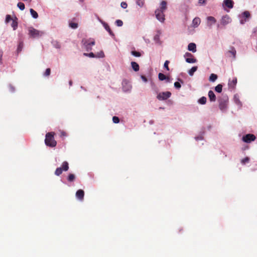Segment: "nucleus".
<instances>
[{
    "mask_svg": "<svg viewBox=\"0 0 257 257\" xmlns=\"http://www.w3.org/2000/svg\"><path fill=\"white\" fill-rule=\"evenodd\" d=\"M55 133L49 132L46 134L45 143L47 146L55 147L57 145V142L54 139Z\"/></svg>",
    "mask_w": 257,
    "mask_h": 257,
    "instance_id": "f257e3e1",
    "label": "nucleus"
},
{
    "mask_svg": "<svg viewBox=\"0 0 257 257\" xmlns=\"http://www.w3.org/2000/svg\"><path fill=\"white\" fill-rule=\"evenodd\" d=\"M81 43L82 44L83 48L88 52L92 50V46H94L95 44V40L91 38H89L88 39H83Z\"/></svg>",
    "mask_w": 257,
    "mask_h": 257,
    "instance_id": "f03ea898",
    "label": "nucleus"
},
{
    "mask_svg": "<svg viewBox=\"0 0 257 257\" xmlns=\"http://www.w3.org/2000/svg\"><path fill=\"white\" fill-rule=\"evenodd\" d=\"M219 107L222 111L225 110L227 107L228 98L227 96H223L218 99Z\"/></svg>",
    "mask_w": 257,
    "mask_h": 257,
    "instance_id": "7ed1b4c3",
    "label": "nucleus"
},
{
    "mask_svg": "<svg viewBox=\"0 0 257 257\" xmlns=\"http://www.w3.org/2000/svg\"><path fill=\"white\" fill-rule=\"evenodd\" d=\"M44 32L36 30L33 27H30L29 29V35L32 38H39L42 36Z\"/></svg>",
    "mask_w": 257,
    "mask_h": 257,
    "instance_id": "20e7f679",
    "label": "nucleus"
},
{
    "mask_svg": "<svg viewBox=\"0 0 257 257\" xmlns=\"http://www.w3.org/2000/svg\"><path fill=\"white\" fill-rule=\"evenodd\" d=\"M69 169V165L67 162L64 161L63 162L62 167L57 168L55 172V174L56 176H59L62 173L63 171H67Z\"/></svg>",
    "mask_w": 257,
    "mask_h": 257,
    "instance_id": "39448f33",
    "label": "nucleus"
},
{
    "mask_svg": "<svg viewBox=\"0 0 257 257\" xmlns=\"http://www.w3.org/2000/svg\"><path fill=\"white\" fill-rule=\"evenodd\" d=\"M156 93H157V98L160 101L167 100L171 97L172 94L170 91L158 93V91H156Z\"/></svg>",
    "mask_w": 257,
    "mask_h": 257,
    "instance_id": "423d86ee",
    "label": "nucleus"
},
{
    "mask_svg": "<svg viewBox=\"0 0 257 257\" xmlns=\"http://www.w3.org/2000/svg\"><path fill=\"white\" fill-rule=\"evenodd\" d=\"M255 139H256V137L254 135L251 134H247V135L244 136L242 137V140L245 143H250L252 141H254L255 140Z\"/></svg>",
    "mask_w": 257,
    "mask_h": 257,
    "instance_id": "0eeeda50",
    "label": "nucleus"
},
{
    "mask_svg": "<svg viewBox=\"0 0 257 257\" xmlns=\"http://www.w3.org/2000/svg\"><path fill=\"white\" fill-rule=\"evenodd\" d=\"M163 11L160 10H156L155 11V15L156 18L160 22H163L165 20V15Z\"/></svg>",
    "mask_w": 257,
    "mask_h": 257,
    "instance_id": "6e6552de",
    "label": "nucleus"
},
{
    "mask_svg": "<svg viewBox=\"0 0 257 257\" xmlns=\"http://www.w3.org/2000/svg\"><path fill=\"white\" fill-rule=\"evenodd\" d=\"M184 57L186 58V61L189 63H194L196 62L197 60L194 58L193 55L191 53L187 52L184 55Z\"/></svg>",
    "mask_w": 257,
    "mask_h": 257,
    "instance_id": "1a4fd4ad",
    "label": "nucleus"
},
{
    "mask_svg": "<svg viewBox=\"0 0 257 257\" xmlns=\"http://www.w3.org/2000/svg\"><path fill=\"white\" fill-rule=\"evenodd\" d=\"M237 78L234 77L232 80L229 79L228 83V88L229 89H234L237 83Z\"/></svg>",
    "mask_w": 257,
    "mask_h": 257,
    "instance_id": "9d476101",
    "label": "nucleus"
},
{
    "mask_svg": "<svg viewBox=\"0 0 257 257\" xmlns=\"http://www.w3.org/2000/svg\"><path fill=\"white\" fill-rule=\"evenodd\" d=\"M231 21L230 18L228 15H225L222 17L221 20V24L223 26H225L230 23Z\"/></svg>",
    "mask_w": 257,
    "mask_h": 257,
    "instance_id": "9b49d317",
    "label": "nucleus"
},
{
    "mask_svg": "<svg viewBox=\"0 0 257 257\" xmlns=\"http://www.w3.org/2000/svg\"><path fill=\"white\" fill-rule=\"evenodd\" d=\"M207 25L208 27H211L213 24L216 22V20L213 17L209 16L207 18Z\"/></svg>",
    "mask_w": 257,
    "mask_h": 257,
    "instance_id": "f8f14e48",
    "label": "nucleus"
},
{
    "mask_svg": "<svg viewBox=\"0 0 257 257\" xmlns=\"http://www.w3.org/2000/svg\"><path fill=\"white\" fill-rule=\"evenodd\" d=\"M84 192L83 190L79 189L76 193V197L80 200H82L84 198Z\"/></svg>",
    "mask_w": 257,
    "mask_h": 257,
    "instance_id": "ddd939ff",
    "label": "nucleus"
},
{
    "mask_svg": "<svg viewBox=\"0 0 257 257\" xmlns=\"http://www.w3.org/2000/svg\"><path fill=\"white\" fill-rule=\"evenodd\" d=\"M227 56L231 57V56L235 58L236 55V50L233 47H231L230 49L227 52Z\"/></svg>",
    "mask_w": 257,
    "mask_h": 257,
    "instance_id": "4468645a",
    "label": "nucleus"
},
{
    "mask_svg": "<svg viewBox=\"0 0 257 257\" xmlns=\"http://www.w3.org/2000/svg\"><path fill=\"white\" fill-rule=\"evenodd\" d=\"M223 3L225 6L229 9H232L233 7L234 3L232 0H224Z\"/></svg>",
    "mask_w": 257,
    "mask_h": 257,
    "instance_id": "2eb2a0df",
    "label": "nucleus"
},
{
    "mask_svg": "<svg viewBox=\"0 0 257 257\" xmlns=\"http://www.w3.org/2000/svg\"><path fill=\"white\" fill-rule=\"evenodd\" d=\"M200 23H201L200 19L199 18L196 17L193 20L192 26L194 28H196L200 25Z\"/></svg>",
    "mask_w": 257,
    "mask_h": 257,
    "instance_id": "dca6fc26",
    "label": "nucleus"
},
{
    "mask_svg": "<svg viewBox=\"0 0 257 257\" xmlns=\"http://www.w3.org/2000/svg\"><path fill=\"white\" fill-rule=\"evenodd\" d=\"M104 56V53L103 51H101L99 53L97 54V55H95L93 53L91 52L90 53H88V57H91V58H94L95 57H103Z\"/></svg>",
    "mask_w": 257,
    "mask_h": 257,
    "instance_id": "f3484780",
    "label": "nucleus"
},
{
    "mask_svg": "<svg viewBox=\"0 0 257 257\" xmlns=\"http://www.w3.org/2000/svg\"><path fill=\"white\" fill-rule=\"evenodd\" d=\"M158 78L160 80L163 81L164 80H166V81L168 82H170V78L168 77H167L165 75L162 73H159L158 75Z\"/></svg>",
    "mask_w": 257,
    "mask_h": 257,
    "instance_id": "a211bd4d",
    "label": "nucleus"
},
{
    "mask_svg": "<svg viewBox=\"0 0 257 257\" xmlns=\"http://www.w3.org/2000/svg\"><path fill=\"white\" fill-rule=\"evenodd\" d=\"M188 49L189 51H192V52H195L196 51V44L193 43L189 44L188 46Z\"/></svg>",
    "mask_w": 257,
    "mask_h": 257,
    "instance_id": "6ab92c4d",
    "label": "nucleus"
},
{
    "mask_svg": "<svg viewBox=\"0 0 257 257\" xmlns=\"http://www.w3.org/2000/svg\"><path fill=\"white\" fill-rule=\"evenodd\" d=\"M208 96L211 101H215L216 100V96L212 90L208 92Z\"/></svg>",
    "mask_w": 257,
    "mask_h": 257,
    "instance_id": "aec40b11",
    "label": "nucleus"
},
{
    "mask_svg": "<svg viewBox=\"0 0 257 257\" xmlns=\"http://www.w3.org/2000/svg\"><path fill=\"white\" fill-rule=\"evenodd\" d=\"M167 9V2L165 1H162L160 9L158 10H160L164 12Z\"/></svg>",
    "mask_w": 257,
    "mask_h": 257,
    "instance_id": "412c9836",
    "label": "nucleus"
},
{
    "mask_svg": "<svg viewBox=\"0 0 257 257\" xmlns=\"http://www.w3.org/2000/svg\"><path fill=\"white\" fill-rule=\"evenodd\" d=\"M131 66L135 71H138L139 70L140 67L137 63L135 62H132Z\"/></svg>",
    "mask_w": 257,
    "mask_h": 257,
    "instance_id": "4be33fe9",
    "label": "nucleus"
},
{
    "mask_svg": "<svg viewBox=\"0 0 257 257\" xmlns=\"http://www.w3.org/2000/svg\"><path fill=\"white\" fill-rule=\"evenodd\" d=\"M30 12L31 15L32 16V17L34 18L37 19L38 18V13L35 10H34L33 9H31L30 10Z\"/></svg>",
    "mask_w": 257,
    "mask_h": 257,
    "instance_id": "5701e85b",
    "label": "nucleus"
},
{
    "mask_svg": "<svg viewBox=\"0 0 257 257\" xmlns=\"http://www.w3.org/2000/svg\"><path fill=\"white\" fill-rule=\"evenodd\" d=\"M197 66H193L191 68L190 70H189L188 73L190 76L193 75L194 72L197 70Z\"/></svg>",
    "mask_w": 257,
    "mask_h": 257,
    "instance_id": "b1692460",
    "label": "nucleus"
},
{
    "mask_svg": "<svg viewBox=\"0 0 257 257\" xmlns=\"http://www.w3.org/2000/svg\"><path fill=\"white\" fill-rule=\"evenodd\" d=\"M222 85L220 84H218L215 87V90L218 93H220L222 91Z\"/></svg>",
    "mask_w": 257,
    "mask_h": 257,
    "instance_id": "393cba45",
    "label": "nucleus"
},
{
    "mask_svg": "<svg viewBox=\"0 0 257 257\" xmlns=\"http://www.w3.org/2000/svg\"><path fill=\"white\" fill-rule=\"evenodd\" d=\"M217 78V75L215 74H211L209 77V80L212 82L215 81Z\"/></svg>",
    "mask_w": 257,
    "mask_h": 257,
    "instance_id": "a878e982",
    "label": "nucleus"
},
{
    "mask_svg": "<svg viewBox=\"0 0 257 257\" xmlns=\"http://www.w3.org/2000/svg\"><path fill=\"white\" fill-rule=\"evenodd\" d=\"M75 179V176L73 174H70L67 178L68 181L69 182H73Z\"/></svg>",
    "mask_w": 257,
    "mask_h": 257,
    "instance_id": "bb28decb",
    "label": "nucleus"
},
{
    "mask_svg": "<svg viewBox=\"0 0 257 257\" xmlns=\"http://www.w3.org/2000/svg\"><path fill=\"white\" fill-rule=\"evenodd\" d=\"M12 24L11 25L12 27H13V29L15 30L17 27H18V22H17L16 20H12Z\"/></svg>",
    "mask_w": 257,
    "mask_h": 257,
    "instance_id": "cd10ccee",
    "label": "nucleus"
},
{
    "mask_svg": "<svg viewBox=\"0 0 257 257\" xmlns=\"http://www.w3.org/2000/svg\"><path fill=\"white\" fill-rule=\"evenodd\" d=\"M198 102L201 104H204L206 102V98L204 96H203L199 99Z\"/></svg>",
    "mask_w": 257,
    "mask_h": 257,
    "instance_id": "c85d7f7f",
    "label": "nucleus"
},
{
    "mask_svg": "<svg viewBox=\"0 0 257 257\" xmlns=\"http://www.w3.org/2000/svg\"><path fill=\"white\" fill-rule=\"evenodd\" d=\"M17 6L22 11H23L25 8L24 4L22 2L18 3L17 4Z\"/></svg>",
    "mask_w": 257,
    "mask_h": 257,
    "instance_id": "c756f323",
    "label": "nucleus"
},
{
    "mask_svg": "<svg viewBox=\"0 0 257 257\" xmlns=\"http://www.w3.org/2000/svg\"><path fill=\"white\" fill-rule=\"evenodd\" d=\"M104 27H105V29H106V30L109 33L110 35H114V34H113V32H112V31L111 30L109 26L107 24H105L104 25Z\"/></svg>",
    "mask_w": 257,
    "mask_h": 257,
    "instance_id": "7c9ffc66",
    "label": "nucleus"
},
{
    "mask_svg": "<svg viewBox=\"0 0 257 257\" xmlns=\"http://www.w3.org/2000/svg\"><path fill=\"white\" fill-rule=\"evenodd\" d=\"M136 3L140 7H143L144 5V0H137Z\"/></svg>",
    "mask_w": 257,
    "mask_h": 257,
    "instance_id": "2f4dec72",
    "label": "nucleus"
},
{
    "mask_svg": "<svg viewBox=\"0 0 257 257\" xmlns=\"http://www.w3.org/2000/svg\"><path fill=\"white\" fill-rule=\"evenodd\" d=\"M131 54L135 57H140L141 56L140 52L136 51H132Z\"/></svg>",
    "mask_w": 257,
    "mask_h": 257,
    "instance_id": "473e14b6",
    "label": "nucleus"
},
{
    "mask_svg": "<svg viewBox=\"0 0 257 257\" xmlns=\"http://www.w3.org/2000/svg\"><path fill=\"white\" fill-rule=\"evenodd\" d=\"M23 45L24 44H23V42H20L19 43L18 48H17V51L18 52H20L22 51L23 47Z\"/></svg>",
    "mask_w": 257,
    "mask_h": 257,
    "instance_id": "72a5a7b5",
    "label": "nucleus"
},
{
    "mask_svg": "<svg viewBox=\"0 0 257 257\" xmlns=\"http://www.w3.org/2000/svg\"><path fill=\"white\" fill-rule=\"evenodd\" d=\"M69 26L73 29H76L78 27V24L75 23L71 22L69 23Z\"/></svg>",
    "mask_w": 257,
    "mask_h": 257,
    "instance_id": "f704fd0d",
    "label": "nucleus"
},
{
    "mask_svg": "<svg viewBox=\"0 0 257 257\" xmlns=\"http://www.w3.org/2000/svg\"><path fill=\"white\" fill-rule=\"evenodd\" d=\"M242 16L245 18H248L250 17V13L248 11H245L242 13Z\"/></svg>",
    "mask_w": 257,
    "mask_h": 257,
    "instance_id": "c9c22d12",
    "label": "nucleus"
},
{
    "mask_svg": "<svg viewBox=\"0 0 257 257\" xmlns=\"http://www.w3.org/2000/svg\"><path fill=\"white\" fill-rule=\"evenodd\" d=\"M116 25L118 27H121L123 25V22L120 20H117L115 21Z\"/></svg>",
    "mask_w": 257,
    "mask_h": 257,
    "instance_id": "e433bc0d",
    "label": "nucleus"
},
{
    "mask_svg": "<svg viewBox=\"0 0 257 257\" xmlns=\"http://www.w3.org/2000/svg\"><path fill=\"white\" fill-rule=\"evenodd\" d=\"M112 121L114 123H117L119 122V119L118 117L114 116L112 117Z\"/></svg>",
    "mask_w": 257,
    "mask_h": 257,
    "instance_id": "4c0bfd02",
    "label": "nucleus"
},
{
    "mask_svg": "<svg viewBox=\"0 0 257 257\" xmlns=\"http://www.w3.org/2000/svg\"><path fill=\"white\" fill-rule=\"evenodd\" d=\"M170 62L168 61V60H166L165 63H164V67L167 69V70L169 71V66H168V65L169 64Z\"/></svg>",
    "mask_w": 257,
    "mask_h": 257,
    "instance_id": "58836bf2",
    "label": "nucleus"
},
{
    "mask_svg": "<svg viewBox=\"0 0 257 257\" xmlns=\"http://www.w3.org/2000/svg\"><path fill=\"white\" fill-rule=\"evenodd\" d=\"M51 73V69L50 68H47L46 69L45 72L44 73V75L45 76H49L50 75Z\"/></svg>",
    "mask_w": 257,
    "mask_h": 257,
    "instance_id": "ea45409f",
    "label": "nucleus"
},
{
    "mask_svg": "<svg viewBox=\"0 0 257 257\" xmlns=\"http://www.w3.org/2000/svg\"><path fill=\"white\" fill-rule=\"evenodd\" d=\"M249 161V159L248 157H245L241 160V163L242 164H245L246 163H248Z\"/></svg>",
    "mask_w": 257,
    "mask_h": 257,
    "instance_id": "a19ab883",
    "label": "nucleus"
},
{
    "mask_svg": "<svg viewBox=\"0 0 257 257\" xmlns=\"http://www.w3.org/2000/svg\"><path fill=\"white\" fill-rule=\"evenodd\" d=\"M12 20V18H11V16L10 15H7L6 16V22L7 23H9L10 21H11Z\"/></svg>",
    "mask_w": 257,
    "mask_h": 257,
    "instance_id": "79ce46f5",
    "label": "nucleus"
},
{
    "mask_svg": "<svg viewBox=\"0 0 257 257\" xmlns=\"http://www.w3.org/2000/svg\"><path fill=\"white\" fill-rule=\"evenodd\" d=\"M174 86L177 89H180L181 87V85L179 82H175L174 83Z\"/></svg>",
    "mask_w": 257,
    "mask_h": 257,
    "instance_id": "37998d69",
    "label": "nucleus"
},
{
    "mask_svg": "<svg viewBox=\"0 0 257 257\" xmlns=\"http://www.w3.org/2000/svg\"><path fill=\"white\" fill-rule=\"evenodd\" d=\"M120 5L121 7L123 9H126L127 7V5L125 2H122Z\"/></svg>",
    "mask_w": 257,
    "mask_h": 257,
    "instance_id": "c03bdc74",
    "label": "nucleus"
},
{
    "mask_svg": "<svg viewBox=\"0 0 257 257\" xmlns=\"http://www.w3.org/2000/svg\"><path fill=\"white\" fill-rule=\"evenodd\" d=\"M9 89H10V91L13 92H14V91L15 90V87L13 86L10 85L9 86Z\"/></svg>",
    "mask_w": 257,
    "mask_h": 257,
    "instance_id": "a18cd8bd",
    "label": "nucleus"
},
{
    "mask_svg": "<svg viewBox=\"0 0 257 257\" xmlns=\"http://www.w3.org/2000/svg\"><path fill=\"white\" fill-rule=\"evenodd\" d=\"M2 57H3V52H2V51H0V64H1L3 63Z\"/></svg>",
    "mask_w": 257,
    "mask_h": 257,
    "instance_id": "49530a36",
    "label": "nucleus"
},
{
    "mask_svg": "<svg viewBox=\"0 0 257 257\" xmlns=\"http://www.w3.org/2000/svg\"><path fill=\"white\" fill-rule=\"evenodd\" d=\"M141 77L144 82H146L148 81L147 78L145 76L142 75Z\"/></svg>",
    "mask_w": 257,
    "mask_h": 257,
    "instance_id": "de8ad7c7",
    "label": "nucleus"
},
{
    "mask_svg": "<svg viewBox=\"0 0 257 257\" xmlns=\"http://www.w3.org/2000/svg\"><path fill=\"white\" fill-rule=\"evenodd\" d=\"M67 135V134L66 132H64V131H61V135H60V136L61 137H66Z\"/></svg>",
    "mask_w": 257,
    "mask_h": 257,
    "instance_id": "09e8293b",
    "label": "nucleus"
},
{
    "mask_svg": "<svg viewBox=\"0 0 257 257\" xmlns=\"http://www.w3.org/2000/svg\"><path fill=\"white\" fill-rule=\"evenodd\" d=\"M158 33H159V34L156 35L155 36V37H154V39H155V40H158L159 39V36H160V34H161V33H160V32H159V31H158Z\"/></svg>",
    "mask_w": 257,
    "mask_h": 257,
    "instance_id": "8fccbe9b",
    "label": "nucleus"
},
{
    "mask_svg": "<svg viewBox=\"0 0 257 257\" xmlns=\"http://www.w3.org/2000/svg\"><path fill=\"white\" fill-rule=\"evenodd\" d=\"M55 47L57 48H60L61 47V45L58 42H56V44L55 45Z\"/></svg>",
    "mask_w": 257,
    "mask_h": 257,
    "instance_id": "3c124183",
    "label": "nucleus"
},
{
    "mask_svg": "<svg viewBox=\"0 0 257 257\" xmlns=\"http://www.w3.org/2000/svg\"><path fill=\"white\" fill-rule=\"evenodd\" d=\"M205 3V0H199V3L202 4Z\"/></svg>",
    "mask_w": 257,
    "mask_h": 257,
    "instance_id": "603ef678",
    "label": "nucleus"
},
{
    "mask_svg": "<svg viewBox=\"0 0 257 257\" xmlns=\"http://www.w3.org/2000/svg\"><path fill=\"white\" fill-rule=\"evenodd\" d=\"M246 20H240V23L242 24H243L245 22H246Z\"/></svg>",
    "mask_w": 257,
    "mask_h": 257,
    "instance_id": "864d4df0",
    "label": "nucleus"
},
{
    "mask_svg": "<svg viewBox=\"0 0 257 257\" xmlns=\"http://www.w3.org/2000/svg\"><path fill=\"white\" fill-rule=\"evenodd\" d=\"M83 55H84V56H88V53H84L83 54Z\"/></svg>",
    "mask_w": 257,
    "mask_h": 257,
    "instance_id": "5fc2aeb1",
    "label": "nucleus"
},
{
    "mask_svg": "<svg viewBox=\"0 0 257 257\" xmlns=\"http://www.w3.org/2000/svg\"><path fill=\"white\" fill-rule=\"evenodd\" d=\"M70 84L71 85L72 84V81H70V82H69Z\"/></svg>",
    "mask_w": 257,
    "mask_h": 257,
    "instance_id": "6e6d98bb",
    "label": "nucleus"
},
{
    "mask_svg": "<svg viewBox=\"0 0 257 257\" xmlns=\"http://www.w3.org/2000/svg\"><path fill=\"white\" fill-rule=\"evenodd\" d=\"M82 1H83V0H81Z\"/></svg>",
    "mask_w": 257,
    "mask_h": 257,
    "instance_id": "4d7b16f0",
    "label": "nucleus"
}]
</instances>
